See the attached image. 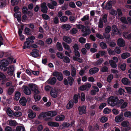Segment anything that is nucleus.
<instances>
[{
	"mask_svg": "<svg viewBox=\"0 0 131 131\" xmlns=\"http://www.w3.org/2000/svg\"><path fill=\"white\" fill-rule=\"evenodd\" d=\"M23 89L24 92L26 95L31 94V91L35 93L39 94L40 93L36 85L32 83L29 84L28 86H25Z\"/></svg>",
	"mask_w": 131,
	"mask_h": 131,
	"instance_id": "obj_1",
	"label": "nucleus"
},
{
	"mask_svg": "<svg viewBox=\"0 0 131 131\" xmlns=\"http://www.w3.org/2000/svg\"><path fill=\"white\" fill-rule=\"evenodd\" d=\"M118 100L117 96H111L107 100L108 104L112 106H114L116 105L117 101Z\"/></svg>",
	"mask_w": 131,
	"mask_h": 131,
	"instance_id": "obj_2",
	"label": "nucleus"
},
{
	"mask_svg": "<svg viewBox=\"0 0 131 131\" xmlns=\"http://www.w3.org/2000/svg\"><path fill=\"white\" fill-rule=\"evenodd\" d=\"M35 39V37L34 36H31L26 39V41L24 43V45L23 47V49L26 48H28L30 46V43H33L34 41H33Z\"/></svg>",
	"mask_w": 131,
	"mask_h": 131,
	"instance_id": "obj_3",
	"label": "nucleus"
},
{
	"mask_svg": "<svg viewBox=\"0 0 131 131\" xmlns=\"http://www.w3.org/2000/svg\"><path fill=\"white\" fill-rule=\"evenodd\" d=\"M0 69L2 71H5L8 69L7 66L9 63L8 61L5 60H2L0 62Z\"/></svg>",
	"mask_w": 131,
	"mask_h": 131,
	"instance_id": "obj_4",
	"label": "nucleus"
},
{
	"mask_svg": "<svg viewBox=\"0 0 131 131\" xmlns=\"http://www.w3.org/2000/svg\"><path fill=\"white\" fill-rule=\"evenodd\" d=\"M74 81V79L71 77L69 76L67 79L65 78L64 79L63 83L66 85H68L69 83L70 86H72Z\"/></svg>",
	"mask_w": 131,
	"mask_h": 131,
	"instance_id": "obj_5",
	"label": "nucleus"
},
{
	"mask_svg": "<svg viewBox=\"0 0 131 131\" xmlns=\"http://www.w3.org/2000/svg\"><path fill=\"white\" fill-rule=\"evenodd\" d=\"M52 75L54 77H56L57 80L59 81H61L63 79V76L62 74L60 72L57 71H54Z\"/></svg>",
	"mask_w": 131,
	"mask_h": 131,
	"instance_id": "obj_6",
	"label": "nucleus"
},
{
	"mask_svg": "<svg viewBox=\"0 0 131 131\" xmlns=\"http://www.w3.org/2000/svg\"><path fill=\"white\" fill-rule=\"evenodd\" d=\"M86 107L85 105L79 106L78 108V114L80 115L86 114Z\"/></svg>",
	"mask_w": 131,
	"mask_h": 131,
	"instance_id": "obj_7",
	"label": "nucleus"
},
{
	"mask_svg": "<svg viewBox=\"0 0 131 131\" xmlns=\"http://www.w3.org/2000/svg\"><path fill=\"white\" fill-rule=\"evenodd\" d=\"M91 86V84L88 83L81 86L79 88V89L81 91H88Z\"/></svg>",
	"mask_w": 131,
	"mask_h": 131,
	"instance_id": "obj_8",
	"label": "nucleus"
},
{
	"mask_svg": "<svg viewBox=\"0 0 131 131\" xmlns=\"http://www.w3.org/2000/svg\"><path fill=\"white\" fill-rule=\"evenodd\" d=\"M113 60L115 61V62L114 61L112 60H110L109 61V63L111 67L113 68H116L117 65L116 62H118V58H113Z\"/></svg>",
	"mask_w": 131,
	"mask_h": 131,
	"instance_id": "obj_9",
	"label": "nucleus"
},
{
	"mask_svg": "<svg viewBox=\"0 0 131 131\" xmlns=\"http://www.w3.org/2000/svg\"><path fill=\"white\" fill-rule=\"evenodd\" d=\"M82 31L83 33L82 34L83 36L85 37L90 34L91 33L90 29L88 28L84 27L82 29Z\"/></svg>",
	"mask_w": 131,
	"mask_h": 131,
	"instance_id": "obj_10",
	"label": "nucleus"
},
{
	"mask_svg": "<svg viewBox=\"0 0 131 131\" xmlns=\"http://www.w3.org/2000/svg\"><path fill=\"white\" fill-rule=\"evenodd\" d=\"M57 81L56 78L53 77L52 78H50L47 81V83L51 85H54L55 84Z\"/></svg>",
	"mask_w": 131,
	"mask_h": 131,
	"instance_id": "obj_11",
	"label": "nucleus"
},
{
	"mask_svg": "<svg viewBox=\"0 0 131 131\" xmlns=\"http://www.w3.org/2000/svg\"><path fill=\"white\" fill-rule=\"evenodd\" d=\"M124 120L123 114H121L115 117V121L117 123L122 121Z\"/></svg>",
	"mask_w": 131,
	"mask_h": 131,
	"instance_id": "obj_12",
	"label": "nucleus"
},
{
	"mask_svg": "<svg viewBox=\"0 0 131 131\" xmlns=\"http://www.w3.org/2000/svg\"><path fill=\"white\" fill-rule=\"evenodd\" d=\"M41 11L43 13H46L47 12L48 8L46 3L44 2L41 4Z\"/></svg>",
	"mask_w": 131,
	"mask_h": 131,
	"instance_id": "obj_13",
	"label": "nucleus"
},
{
	"mask_svg": "<svg viewBox=\"0 0 131 131\" xmlns=\"http://www.w3.org/2000/svg\"><path fill=\"white\" fill-rule=\"evenodd\" d=\"M58 91L56 89H52L50 91V94L52 97L56 98L57 97Z\"/></svg>",
	"mask_w": 131,
	"mask_h": 131,
	"instance_id": "obj_14",
	"label": "nucleus"
},
{
	"mask_svg": "<svg viewBox=\"0 0 131 131\" xmlns=\"http://www.w3.org/2000/svg\"><path fill=\"white\" fill-rule=\"evenodd\" d=\"M38 118L39 119H45L46 121L48 120L49 118H46V114L45 112H42L38 116Z\"/></svg>",
	"mask_w": 131,
	"mask_h": 131,
	"instance_id": "obj_15",
	"label": "nucleus"
},
{
	"mask_svg": "<svg viewBox=\"0 0 131 131\" xmlns=\"http://www.w3.org/2000/svg\"><path fill=\"white\" fill-rule=\"evenodd\" d=\"M117 44L119 46L123 47L125 45V42L123 39L119 38L117 40Z\"/></svg>",
	"mask_w": 131,
	"mask_h": 131,
	"instance_id": "obj_16",
	"label": "nucleus"
},
{
	"mask_svg": "<svg viewBox=\"0 0 131 131\" xmlns=\"http://www.w3.org/2000/svg\"><path fill=\"white\" fill-rule=\"evenodd\" d=\"M63 40L65 42L68 44L70 43L72 41L71 38L67 36H64L63 37Z\"/></svg>",
	"mask_w": 131,
	"mask_h": 131,
	"instance_id": "obj_17",
	"label": "nucleus"
},
{
	"mask_svg": "<svg viewBox=\"0 0 131 131\" xmlns=\"http://www.w3.org/2000/svg\"><path fill=\"white\" fill-rule=\"evenodd\" d=\"M30 54L32 57H35L40 56L39 54L38 53V51L36 49L33 50L32 51V52L30 53Z\"/></svg>",
	"mask_w": 131,
	"mask_h": 131,
	"instance_id": "obj_18",
	"label": "nucleus"
},
{
	"mask_svg": "<svg viewBox=\"0 0 131 131\" xmlns=\"http://www.w3.org/2000/svg\"><path fill=\"white\" fill-rule=\"evenodd\" d=\"M26 99L24 97L21 98L19 101V102L20 104L24 106H25L26 105Z\"/></svg>",
	"mask_w": 131,
	"mask_h": 131,
	"instance_id": "obj_19",
	"label": "nucleus"
},
{
	"mask_svg": "<svg viewBox=\"0 0 131 131\" xmlns=\"http://www.w3.org/2000/svg\"><path fill=\"white\" fill-rule=\"evenodd\" d=\"M99 70V69L97 67L91 68L89 70V73L90 74L92 75L97 72Z\"/></svg>",
	"mask_w": 131,
	"mask_h": 131,
	"instance_id": "obj_20",
	"label": "nucleus"
},
{
	"mask_svg": "<svg viewBox=\"0 0 131 131\" xmlns=\"http://www.w3.org/2000/svg\"><path fill=\"white\" fill-rule=\"evenodd\" d=\"M113 32L112 34L113 35L114 34H119L120 32L117 29L116 26L115 25H113Z\"/></svg>",
	"mask_w": 131,
	"mask_h": 131,
	"instance_id": "obj_21",
	"label": "nucleus"
},
{
	"mask_svg": "<svg viewBox=\"0 0 131 131\" xmlns=\"http://www.w3.org/2000/svg\"><path fill=\"white\" fill-rule=\"evenodd\" d=\"M48 125L51 127H57L59 126V124L58 123L52 121H50L48 123Z\"/></svg>",
	"mask_w": 131,
	"mask_h": 131,
	"instance_id": "obj_22",
	"label": "nucleus"
},
{
	"mask_svg": "<svg viewBox=\"0 0 131 131\" xmlns=\"http://www.w3.org/2000/svg\"><path fill=\"white\" fill-rule=\"evenodd\" d=\"M61 28L62 29L66 30H68L70 29L71 26L69 24H65L62 25Z\"/></svg>",
	"mask_w": 131,
	"mask_h": 131,
	"instance_id": "obj_23",
	"label": "nucleus"
},
{
	"mask_svg": "<svg viewBox=\"0 0 131 131\" xmlns=\"http://www.w3.org/2000/svg\"><path fill=\"white\" fill-rule=\"evenodd\" d=\"M74 104V102L72 100H70L66 106L67 109H69L72 107Z\"/></svg>",
	"mask_w": 131,
	"mask_h": 131,
	"instance_id": "obj_24",
	"label": "nucleus"
},
{
	"mask_svg": "<svg viewBox=\"0 0 131 131\" xmlns=\"http://www.w3.org/2000/svg\"><path fill=\"white\" fill-rule=\"evenodd\" d=\"M14 69V67L13 66H12L10 67L7 71L8 74L10 76L13 75Z\"/></svg>",
	"mask_w": 131,
	"mask_h": 131,
	"instance_id": "obj_25",
	"label": "nucleus"
},
{
	"mask_svg": "<svg viewBox=\"0 0 131 131\" xmlns=\"http://www.w3.org/2000/svg\"><path fill=\"white\" fill-rule=\"evenodd\" d=\"M65 116L63 115H59L55 118V120L58 121H62L64 119Z\"/></svg>",
	"mask_w": 131,
	"mask_h": 131,
	"instance_id": "obj_26",
	"label": "nucleus"
},
{
	"mask_svg": "<svg viewBox=\"0 0 131 131\" xmlns=\"http://www.w3.org/2000/svg\"><path fill=\"white\" fill-rule=\"evenodd\" d=\"M62 44L64 49L68 50L70 53H72L71 50L70 49V47L69 45L64 42L62 43Z\"/></svg>",
	"mask_w": 131,
	"mask_h": 131,
	"instance_id": "obj_27",
	"label": "nucleus"
},
{
	"mask_svg": "<svg viewBox=\"0 0 131 131\" xmlns=\"http://www.w3.org/2000/svg\"><path fill=\"white\" fill-rule=\"evenodd\" d=\"M79 97H80V94L79 93L78 94H75L74 95L73 101L76 104L78 103Z\"/></svg>",
	"mask_w": 131,
	"mask_h": 131,
	"instance_id": "obj_28",
	"label": "nucleus"
},
{
	"mask_svg": "<svg viewBox=\"0 0 131 131\" xmlns=\"http://www.w3.org/2000/svg\"><path fill=\"white\" fill-rule=\"evenodd\" d=\"M30 111V112L28 115V117L32 119L34 118L36 115V113L34 112L32 110Z\"/></svg>",
	"mask_w": 131,
	"mask_h": 131,
	"instance_id": "obj_29",
	"label": "nucleus"
},
{
	"mask_svg": "<svg viewBox=\"0 0 131 131\" xmlns=\"http://www.w3.org/2000/svg\"><path fill=\"white\" fill-rule=\"evenodd\" d=\"M122 82L123 84L126 85H128L130 83L129 80L126 78H123L122 80Z\"/></svg>",
	"mask_w": 131,
	"mask_h": 131,
	"instance_id": "obj_30",
	"label": "nucleus"
},
{
	"mask_svg": "<svg viewBox=\"0 0 131 131\" xmlns=\"http://www.w3.org/2000/svg\"><path fill=\"white\" fill-rule=\"evenodd\" d=\"M21 13L19 12H18L17 13H16L14 14V16L15 17L17 18L18 21L19 22L21 21Z\"/></svg>",
	"mask_w": 131,
	"mask_h": 131,
	"instance_id": "obj_31",
	"label": "nucleus"
},
{
	"mask_svg": "<svg viewBox=\"0 0 131 131\" xmlns=\"http://www.w3.org/2000/svg\"><path fill=\"white\" fill-rule=\"evenodd\" d=\"M6 112L8 115L10 117H12L14 115V113L12 112L10 107H8L6 111Z\"/></svg>",
	"mask_w": 131,
	"mask_h": 131,
	"instance_id": "obj_32",
	"label": "nucleus"
},
{
	"mask_svg": "<svg viewBox=\"0 0 131 131\" xmlns=\"http://www.w3.org/2000/svg\"><path fill=\"white\" fill-rule=\"evenodd\" d=\"M103 61V59L102 58H101L100 59L97 61L96 62H94V64L95 66L100 65L102 63Z\"/></svg>",
	"mask_w": 131,
	"mask_h": 131,
	"instance_id": "obj_33",
	"label": "nucleus"
},
{
	"mask_svg": "<svg viewBox=\"0 0 131 131\" xmlns=\"http://www.w3.org/2000/svg\"><path fill=\"white\" fill-rule=\"evenodd\" d=\"M14 91V88L12 87H10L8 89L7 94L9 95H11L13 93Z\"/></svg>",
	"mask_w": 131,
	"mask_h": 131,
	"instance_id": "obj_34",
	"label": "nucleus"
},
{
	"mask_svg": "<svg viewBox=\"0 0 131 131\" xmlns=\"http://www.w3.org/2000/svg\"><path fill=\"white\" fill-rule=\"evenodd\" d=\"M56 45L57 48L58 50L60 51H61L63 50L62 46L60 43L59 42H57Z\"/></svg>",
	"mask_w": 131,
	"mask_h": 131,
	"instance_id": "obj_35",
	"label": "nucleus"
},
{
	"mask_svg": "<svg viewBox=\"0 0 131 131\" xmlns=\"http://www.w3.org/2000/svg\"><path fill=\"white\" fill-rule=\"evenodd\" d=\"M106 54L105 52L104 51H99L98 53L96 54V57H99L100 56H102L105 55Z\"/></svg>",
	"mask_w": 131,
	"mask_h": 131,
	"instance_id": "obj_36",
	"label": "nucleus"
},
{
	"mask_svg": "<svg viewBox=\"0 0 131 131\" xmlns=\"http://www.w3.org/2000/svg\"><path fill=\"white\" fill-rule=\"evenodd\" d=\"M21 95L20 92L18 91L17 92L15 95V99L17 101H18Z\"/></svg>",
	"mask_w": 131,
	"mask_h": 131,
	"instance_id": "obj_37",
	"label": "nucleus"
},
{
	"mask_svg": "<svg viewBox=\"0 0 131 131\" xmlns=\"http://www.w3.org/2000/svg\"><path fill=\"white\" fill-rule=\"evenodd\" d=\"M124 101L123 99H121L120 100H118L117 101L116 105V106L119 107L122 105V104L124 102Z\"/></svg>",
	"mask_w": 131,
	"mask_h": 131,
	"instance_id": "obj_38",
	"label": "nucleus"
},
{
	"mask_svg": "<svg viewBox=\"0 0 131 131\" xmlns=\"http://www.w3.org/2000/svg\"><path fill=\"white\" fill-rule=\"evenodd\" d=\"M17 123L15 120L10 121L9 122V125L11 126H15L17 125Z\"/></svg>",
	"mask_w": 131,
	"mask_h": 131,
	"instance_id": "obj_39",
	"label": "nucleus"
},
{
	"mask_svg": "<svg viewBox=\"0 0 131 131\" xmlns=\"http://www.w3.org/2000/svg\"><path fill=\"white\" fill-rule=\"evenodd\" d=\"M35 93L34 95V97L36 101H38L40 100L41 98L40 95Z\"/></svg>",
	"mask_w": 131,
	"mask_h": 131,
	"instance_id": "obj_40",
	"label": "nucleus"
},
{
	"mask_svg": "<svg viewBox=\"0 0 131 131\" xmlns=\"http://www.w3.org/2000/svg\"><path fill=\"white\" fill-rule=\"evenodd\" d=\"M112 2L111 1H109L106 4L105 8L107 10L109 9L111 7Z\"/></svg>",
	"mask_w": 131,
	"mask_h": 131,
	"instance_id": "obj_41",
	"label": "nucleus"
},
{
	"mask_svg": "<svg viewBox=\"0 0 131 131\" xmlns=\"http://www.w3.org/2000/svg\"><path fill=\"white\" fill-rule=\"evenodd\" d=\"M68 20V17L66 16H62L60 18V20L62 22H65L67 21Z\"/></svg>",
	"mask_w": 131,
	"mask_h": 131,
	"instance_id": "obj_42",
	"label": "nucleus"
},
{
	"mask_svg": "<svg viewBox=\"0 0 131 131\" xmlns=\"http://www.w3.org/2000/svg\"><path fill=\"white\" fill-rule=\"evenodd\" d=\"M130 56V54L128 52H124L121 54L122 57H128Z\"/></svg>",
	"mask_w": 131,
	"mask_h": 131,
	"instance_id": "obj_43",
	"label": "nucleus"
},
{
	"mask_svg": "<svg viewBox=\"0 0 131 131\" xmlns=\"http://www.w3.org/2000/svg\"><path fill=\"white\" fill-rule=\"evenodd\" d=\"M101 71L103 72H108V68L106 66H104L102 68Z\"/></svg>",
	"mask_w": 131,
	"mask_h": 131,
	"instance_id": "obj_44",
	"label": "nucleus"
},
{
	"mask_svg": "<svg viewBox=\"0 0 131 131\" xmlns=\"http://www.w3.org/2000/svg\"><path fill=\"white\" fill-rule=\"evenodd\" d=\"M81 100L82 102H84L85 99V95L84 93L82 92L81 93L80 95Z\"/></svg>",
	"mask_w": 131,
	"mask_h": 131,
	"instance_id": "obj_45",
	"label": "nucleus"
},
{
	"mask_svg": "<svg viewBox=\"0 0 131 131\" xmlns=\"http://www.w3.org/2000/svg\"><path fill=\"white\" fill-rule=\"evenodd\" d=\"M108 120V118L105 116L102 117L100 119L101 122L102 123H104L106 122Z\"/></svg>",
	"mask_w": 131,
	"mask_h": 131,
	"instance_id": "obj_46",
	"label": "nucleus"
},
{
	"mask_svg": "<svg viewBox=\"0 0 131 131\" xmlns=\"http://www.w3.org/2000/svg\"><path fill=\"white\" fill-rule=\"evenodd\" d=\"M17 131H24L25 128L24 127L21 126H18L16 128Z\"/></svg>",
	"mask_w": 131,
	"mask_h": 131,
	"instance_id": "obj_47",
	"label": "nucleus"
},
{
	"mask_svg": "<svg viewBox=\"0 0 131 131\" xmlns=\"http://www.w3.org/2000/svg\"><path fill=\"white\" fill-rule=\"evenodd\" d=\"M76 70L75 68L73 67L71 71V75L73 77H74L76 75Z\"/></svg>",
	"mask_w": 131,
	"mask_h": 131,
	"instance_id": "obj_48",
	"label": "nucleus"
},
{
	"mask_svg": "<svg viewBox=\"0 0 131 131\" xmlns=\"http://www.w3.org/2000/svg\"><path fill=\"white\" fill-rule=\"evenodd\" d=\"M14 115L17 117L20 116L22 115V113L19 112H15L14 113Z\"/></svg>",
	"mask_w": 131,
	"mask_h": 131,
	"instance_id": "obj_49",
	"label": "nucleus"
},
{
	"mask_svg": "<svg viewBox=\"0 0 131 131\" xmlns=\"http://www.w3.org/2000/svg\"><path fill=\"white\" fill-rule=\"evenodd\" d=\"M69 19L71 23H74L76 20V18L74 16H70L69 17Z\"/></svg>",
	"mask_w": 131,
	"mask_h": 131,
	"instance_id": "obj_50",
	"label": "nucleus"
},
{
	"mask_svg": "<svg viewBox=\"0 0 131 131\" xmlns=\"http://www.w3.org/2000/svg\"><path fill=\"white\" fill-rule=\"evenodd\" d=\"M111 111V110L108 107H106L104 110L103 113L105 114H107L109 113Z\"/></svg>",
	"mask_w": 131,
	"mask_h": 131,
	"instance_id": "obj_51",
	"label": "nucleus"
},
{
	"mask_svg": "<svg viewBox=\"0 0 131 131\" xmlns=\"http://www.w3.org/2000/svg\"><path fill=\"white\" fill-rule=\"evenodd\" d=\"M113 78V74H110L109 75L107 78V81L109 83L110 82Z\"/></svg>",
	"mask_w": 131,
	"mask_h": 131,
	"instance_id": "obj_52",
	"label": "nucleus"
},
{
	"mask_svg": "<svg viewBox=\"0 0 131 131\" xmlns=\"http://www.w3.org/2000/svg\"><path fill=\"white\" fill-rule=\"evenodd\" d=\"M32 108L34 110L38 111L41 110V109L40 107H37V106L35 105L32 106Z\"/></svg>",
	"mask_w": 131,
	"mask_h": 131,
	"instance_id": "obj_53",
	"label": "nucleus"
},
{
	"mask_svg": "<svg viewBox=\"0 0 131 131\" xmlns=\"http://www.w3.org/2000/svg\"><path fill=\"white\" fill-rule=\"evenodd\" d=\"M110 14L113 15L115 16L117 13V12L115 11V10L114 9H111L110 12Z\"/></svg>",
	"mask_w": 131,
	"mask_h": 131,
	"instance_id": "obj_54",
	"label": "nucleus"
},
{
	"mask_svg": "<svg viewBox=\"0 0 131 131\" xmlns=\"http://www.w3.org/2000/svg\"><path fill=\"white\" fill-rule=\"evenodd\" d=\"M79 42L81 43H85L86 41L85 38L83 37H81L79 38Z\"/></svg>",
	"mask_w": 131,
	"mask_h": 131,
	"instance_id": "obj_55",
	"label": "nucleus"
},
{
	"mask_svg": "<svg viewBox=\"0 0 131 131\" xmlns=\"http://www.w3.org/2000/svg\"><path fill=\"white\" fill-rule=\"evenodd\" d=\"M63 73L64 75L67 76L69 77L70 75V72L67 70L63 71Z\"/></svg>",
	"mask_w": 131,
	"mask_h": 131,
	"instance_id": "obj_56",
	"label": "nucleus"
},
{
	"mask_svg": "<svg viewBox=\"0 0 131 131\" xmlns=\"http://www.w3.org/2000/svg\"><path fill=\"white\" fill-rule=\"evenodd\" d=\"M111 29L110 26H107L105 29V32L106 33H108L110 32Z\"/></svg>",
	"mask_w": 131,
	"mask_h": 131,
	"instance_id": "obj_57",
	"label": "nucleus"
},
{
	"mask_svg": "<svg viewBox=\"0 0 131 131\" xmlns=\"http://www.w3.org/2000/svg\"><path fill=\"white\" fill-rule=\"evenodd\" d=\"M126 64L125 63H124L121 64L120 66V69L122 71H125L126 69Z\"/></svg>",
	"mask_w": 131,
	"mask_h": 131,
	"instance_id": "obj_58",
	"label": "nucleus"
},
{
	"mask_svg": "<svg viewBox=\"0 0 131 131\" xmlns=\"http://www.w3.org/2000/svg\"><path fill=\"white\" fill-rule=\"evenodd\" d=\"M129 123L128 122L124 121L122 123L121 125L122 127H126L128 126V124Z\"/></svg>",
	"mask_w": 131,
	"mask_h": 131,
	"instance_id": "obj_59",
	"label": "nucleus"
},
{
	"mask_svg": "<svg viewBox=\"0 0 131 131\" xmlns=\"http://www.w3.org/2000/svg\"><path fill=\"white\" fill-rule=\"evenodd\" d=\"M62 126L64 128H68L70 126V124L68 122H63Z\"/></svg>",
	"mask_w": 131,
	"mask_h": 131,
	"instance_id": "obj_60",
	"label": "nucleus"
},
{
	"mask_svg": "<svg viewBox=\"0 0 131 131\" xmlns=\"http://www.w3.org/2000/svg\"><path fill=\"white\" fill-rule=\"evenodd\" d=\"M100 45L102 49H105L107 47L106 44L104 42H101V43H100Z\"/></svg>",
	"mask_w": 131,
	"mask_h": 131,
	"instance_id": "obj_61",
	"label": "nucleus"
},
{
	"mask_svg": "<svg viewBox=\"0 0 131 131\" xmlns=\"http://www.w3.org/2000/svg\"><path fill=\"white\" fill-rule=\"evenodd\" d=\"M107 51L109 54L110 55H114L115 54V52L114 51L111 50V49L110 48L108 49Z\"/></svg>",
	"mask_w": 131,
	"mask_h": 131,
	"instance_id": "obj_62",
	"label": "nucleus"
},
{
	"mask_svg": "<svg viewBox=\"0 0 131 131\" xmlns=\"http://www.w3.org/2000/svg\"><path fill=\"white\" fill-rule=\"evenodd\" d=\"M124 115L126 117H128L131 116V113L129 111H127L124 113Z\"/></svg>",
	"mask_w": 131,
	"mask_h": 131,
	"instance_id": "obj_63",
	"label": "nucleus"
},
{
	"mask_svg": "<svg viewBox=\"0 0 131 131\" xmlns=\"http://www.w3.org/2000/svg\"><path fill=\"white\" fill-rule=\"evenodd\" d=\"M53 20L54 23L56 24H57L59 23V19L57 16H56L54 18Z\"/></svg>",
	"mask_w": 131,
	"mask_h": 131,
	"instance_id": "obj_64",
	"label": "nucleus"
}]
</instances>
